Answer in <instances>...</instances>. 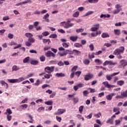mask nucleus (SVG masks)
<instances>
[{
	"instance_id": "64",
	"label": "nucleus",
	"mask_w": 127,
	"mask_h": 127,
	"mask_svg": "<svg viewBox=\"0 0 127 127\" xmlns=\"http://www.w3.org/2000/svg\"><path fill=\"white\" fill-rule=\"evenodd\" d=\"M59 66H64V63L62 61H60L58 63Z\"/></svg>"
},
{
	"instance_id": "2",
	"label": "nucleus",
	"mask_w": 127,
	"mask_h": 127,
	"mask_svg": "<svg viewBox=\"0 0 127 127\" xmlns=\"http://www.w3.org/2000/svg\"><path fill=\"white\" fill-rule=\"evenodd\" d=\"M125 52V47L121 46L119 49H116L113 52V54H123Z\"/></svg>"
},
{
	"instance_id": "27",
	"label": "nucleus",
	"mask_w": 127,
	"mask_h": 127,
	"mask_svg": "<svg viewBox=\"0 0 127 127\" xmlns=\"http://www.w3.org/2000/svg\"><path fill=\"white\" fill-rule=\"evenodd\" d=\"M73 52H74L75 53V55H76L77 56L81 55V52H80L77 50H73Z\"/></svg>"
},
{
	"instance_id": "51",
	"label": "nucleus",
	"mask_w": 127,
	"mask_h": 127,
	"mask_svg": "<svg viewBox=\"0 0 127 127\" xmlns=\"http://www.w3.org/2000/svg\"><path fill=\"white\" fill-rule=\"evenodd\" d=\"M73 102L74 104H77V103H78L79 102V98H74L73 99Z\"/></svg>"
},
{
	"instance_id": "61",
	"label": "nucleus",
	"mask_w": 127,
	"mask_h": 127,
	"mask_svg": "<svg viewBox=\"0 0 127 127\" xmlns=\"http://www.w3.org/2000/svg\"><path fill=\"white\" fill-rule=\"evenodd\" d=\"M20 107H22L23 109H27V107H28V105L27 104H23L20 106Z\"/></svg>"
},
{
	"instance_id": "59",
	"label": "nucleus",
	"mask_w": 127,
	"mask_h": 127,
	"mask_svg": "<svg viewBox=\"0 0 127 127\" xmlns=\"http://www.w3.org/2000/svg\"><path fill=\"white\" fill-rule=\"evenodd\" d=\"M76 31L77 32V33H79V32H83V31H84V29L80 28L79 29H76Z\"/></svg>"
},
{
	"instance_id": "18",
	"label": "nucleus",
	"mask_w": 127,
	"mask_h": 127,
	"mask_svg": "<svg viewBox=\"0 0 127 127\" xmlns=\"http://www.w3.org/2000/svg\"><path fill=\"white\" fill-rule=\"evenodd\" d=\"M121 95L122 96L123 99H124V98H127V90L125 91L121 92Z\"/></svg>"
},
{
	"instance_id": "40",
	"label": "nucleus",
	"mask_w": 127,
	"mask_h": 127,
	"mask_svg": "<svg viewBox=\"0 0 127 127\" xmlns=\"http://www.w3.org/2000/svg\"><path fill=\"white\" fill-rule=\"evenodd\" d=\"M83 63L85 65H89L90 64V61L88 59H85L83 61Z\"/></svg>"
},
{
	"instance_id": "14",
	"label": "nucleus",
	"mask_w": 127,
	"mask_h": 127,
	"mask_svg": "<svg viewBox=\"0 0 127 127\" xmlns=\"http://www.w3.org/2000/svg\"><path fill=\"white\" fill-rule=\"evenodd\" d=\"M50 15L48 13H46L44 16L43 17V19H45V21H46V22H49L50 20L48 19V18L49 17Z\"/></svg>"
},
{
	"instance_id": "45",
	"label": "nucleus",
	"mask_w": 127,
	"mask_h": 127,
	"mask_svg": "<svg viewBox=\"0 0 127 127\" xmlns=\"http://www.w3.org/2000/svg\"><path fill=\"white\" fill-rule=\"evenodd\" d=\"M6 119L8 122H10V121H11V119H12V116H11V115H7Z\"/></svg>"
},
{
	"instance_id": "17",
	"label": "nucleus",
	"mask_w": 127,
	"mask_h": 127,
	"mask_svg": "<svg viewBox=\"0 0 127 127\" xmlns=\"http://www.w3.org/2000/svg\"><path fill=\"white\" fill-rule=\"evenodd\" d=\"M114 96H115V94L111 93L106 96V99L108 101H111V100H112V99H113V97H114Z\"/></svg>"
},
{
	"instance_id": "37",
	"label": "nucleus",
	"mask_w": 127,
	"mask_h": 127,
	"mask_svg": "<svg viewBox=\"0 0 127 127\" xmlns=\"http://www.w3.org/2000/svg\"><path fill=\"white\" fill-rule=\"evenodd\" d=\"M40 60L41 62H44L46 60V58L44 56H41L40 57Z\"/></svg>"
},
{
	"instance_id": "50",
	"label": "nucleus",
	"mask_w": 127,
	"mask_h": 127,
	"mask_svg": "<svg viewBox=\"0 0 127 127\" xmlns=\"http://www.w3.org/2000/svg\"><path fill=\"white\" fill-rule=\"evenodd\" d=\"M56 96V92H53L52 94L50 96V98H53Z\"/></svg>"
},
{
	"instance_id": "28",
	"label": "nucleus",
	"mask_w": 127,
	"mask_h": 127,
	"mask_svg": "<svg viewBox=\"0 0 127 127\" xmlns=\"http://www.w3.org/2000/svg\"><path fill=\"white\" fill-rule=\"evenodd\" d=\"M31 65H37L38 64V61L37 60H32L30 62Z\"/></svg>"
},
{
	"instance_id": "24",
	"label": "nucleus",
	"mask_w": 127,
	"mask_h": 127,
	"mask_svg": "<svg viewBox=\"0 0 127 127\" xmlns=\"http://www.w3.org/2000/svg\"><path fill=\"white\" fill-rule=\"evenodd\" d=\"M93 13H94V11H89L87 13H86L85 14L83 15V16L85 17L86 16H88V15H91V14H93Z\"/></svg>"
},
{
	"instance_id": "9",
	"label": "nucleus",
	"mask_w": 127,
	"mask_h": 127,
	"mask_svg": "<svg viewBox=\"0 0 127 127\" xmlns=\"http://www.w3.org/2000/svg\"><path fill=\"white\" fill-rule=\"evenodd\" d=\"M45 55L47 57H55L56 56L55 54L50 51L46 52Z\"/></svg>"
},
{
	"instance_id": "3",
	"label": "nucleus",
	"mask_w": 127,
	"mask_h": 127,
	"mask_svg": "<svg viewBox=\"0 0 127 127\" xmlns=\"http://www.w3.org/2000/svg\"><path fill=\"white\" fill-rule=\"evenodd\" d=\"M94 77V75L92 73H89L87 74L84 75V79L85 81H89Z\"/></svg>"
},
{
	"instance_id": "8",
	"label": "nucleus",
	"mask_w": 127,
	"mask_h": 127,
	"mask_svg": "<svg viewBox=\"0 0 127 127\" xmlns=\"http://www.w3.org/2000/svg\"><path fill=\"white\" fill-rule=\"evenodd\" d=\"M120 67H123V68H125L126 66H127V61L125 60H122L120 61Z\"/></svg>"
},
{
	"instance_id": "35",
	"label": "nucleus",
	"mask_w": 127,
	"mask_h": 127,
	"mask_svg": "<svg viewBox=\"0 0 127 127\" xmlns=\"http://www.w3.org/2000/svg\"><path fill=\"white\" fill-rule=\"evenodd\" d=\"M74 46L77 48H80V47H82V44L79 43H75L74 45Z\"/></svg>"
},
{
	"instance_id": "43",
	"label": "nucleus",
	"mask_w": 127,
	"mask_h": 127,
	"mask_svg": "<svg viewBox=\"0 0 127 127\" xmlns=\"http://www.w3.org/2000/svg\"><path fill=\"white\" fill-rule=\"evenodd\" d=\"M96 36H97V35L95 32L91 33V34L89 35V37H90V38H92V37H96Z\"/></svg>"
},
{
	"instance_id": "49",
	"label": "nucleus",
	"mask_w": 127,
	"mask_h": 127,
	"mask_svg": "<svg viewBox=\"0 0 127 127\" xmlns=\"http://www.w3.org/2000/svg\"><path fill=\"white\" fill-rule=\"evenodd\" d=\"M83 109H84V106H81L79 107V112L80 114H82L83 112Z\"/></svg>"
},
{
	"instance_id": "60",
	"label": "nucleus",
	"mask_w": 127,
	"mask_h": 127,
	"mask_svg": "<svg viewBox=\"0 0 127 127\" xmlns=\"http://www.w3.org/2000/svg\"><path fill=\"white\" fill-rule=\"evenodd\" d=\"M121 124V121L120 120H116L115 121V126H119Z\"/></svg>"
},
{
	"instance_id": "31",
	"label": "nucleus",
	"mask_w": 127,
	"mask_h": 127,
	"mask_svg": "<svg viewBox=\"0 0 127 127\" xmlns=\"http://www.w3.org/2000/svg\"><path fill=\"white\" fill-rule=\"evenodd\" d=\"M82 94L84 97H87L90 94V92L88 90H84L83 91Z\"/></svg>"
},
{
	"instance_id": "12",
	"label": "nucleus",
	"mask_w": 127,
	"mask_h": 127,
	"mask_svg": "<svg viewBox=\"0 0 127 127\" xmlns=\"http://www.w3.org/2000/svg\"><path fill=\"white\" fill-rule=\"evenodd\" d=\"M73 53L72 51H70L69 50H65L64 52L63 53L64 56H66L67 55H71Z\"/></svg>"
},
{
	"instance_id": "4",
	"label": "nucleus",
	"mask_w": 127,
	"mask_h": 127,
	"mask_svg": "<svg viewBox=\"0 0 127 127\" xmlns=\"http://www.w3.org/2000/svg\"><path fill=\"white\" fill-rule=\"evenodd\" d=\"M93 26L94 27H92L91 28H90V31H97V30L100 28V24H95L93 25Z\"/></svg>"
},
{
	"instance_id": "13",
	"label": "nucleus",
	"mask_w": 127,
	"mask_h": 127,
	"mask_svg": "<svg viewBox=\"0 0 127 127\" xmlns=\"http://www.w3.org/2000/svg\"><path fill=\"white\" fill-rule=\"evenodd\" d=\"M69 39L70 40H71V41H73V42H76V41H77V40L78 39V36H70L69 37Z\"/></svg>"
},
{
	"instance_id": "32",
	"label": "nucleus",
	"mask_w": 127,
	"mask_h": 127,
	"mask_svg": "<svg viewBox=\"0 0 127 127\" xmlns=\"http://www.w3.org/2000/svg\"><path fill=\"white\" fill-rule=\"evenodd\" d=\"M79 15H80V12L78 11L74 12L72 15L73 17H78Z\"/></svg>"
},
{
	"instance_id": "26",
	"label": "nucleus",
	"mask_w": 127,
	"mask_h": 127,
	"mask_svg": "<svg viewBox=\"0 0 127 127\" xmlns=\"http://www.w3.org/2000/svg\"><path fill=\"white\" fill-rule=\"evenodd\" d=\"M19 67H17V65H14L12 67V71H18V70H19Z\"/></svg>"
},
{
	"instance_id": "5",
	"label": "nucleus",
	"mask_w": 127,
	"mask_h": 127,
	"mask_svg": "<svg viewBox=\"0 0 127 127\" xmlns=\"http://www.w3.org/2000/svg\"><path fill=\"white\" fill-rule=\"evenodd\" d=\"M119 74H120V72H115L111 75H107L106 76V78L107 80H108V81H111V80H112V79L113 78V77H114V76H116Z\"/></svg>"
},
{
	"instance_id": "44",
	"label": "nucleus",
	"mask_w": 127,
	"mask_h": 127,
	"mask_svg": "<svg viewBox=\"0 0 127 127\" xmlns=\"http://www.w3.org/2000/svg\"><path fill=\"white\" fill-rule=\"evenodd\" d=\"M78 68L77 65H74L72 68H71V71L73 73H75V71L77 70V68Z\"/></svg>"
},
{
	"instance_id": "16",
	"label": "nucleus",
	"mask_w": 127,
	"mask_h": 127,
	"mask_svg": "<svg viewBox=\"0 0 127 127\" xmlns=\"http://www.w3.org/2000/svg\"><path fill=\"white\" fill-rule=\"evenodd\" d=\"M102 84H103V85H104V86L106 87V88H110L113 87L112 85H110V84H109V82L108 81H104L102 83Z\"/></svg>"
},
{
	"instance_id": "62",
	"label": "nucleus",
	"mask_w": 127,
	"mask_h": 127,
	"mask_svg": "<svg viewBox=\"0 0 127 127\" xmlns=\"http://www.w3.org/2000/svg\"><path fill=\"white\" fill-rule=\"evenodd\" d=\"M47 87H50V85L46 84L42 86V89H45L46 88H47Z\"/></svg>"
},
{
	"instance_id": "6",
	"label": "nucleus",
	"mask_w": 127,
	"mask_h": 127,
	"mask_svg": "<svg viewBox=\"0 0 127 127\" xmlns=\"http://www.w3.org/2000/svg\"><path fill=\"white\" fill-rule=\"evenodd\" d=\"M118 63H114L113 61H106L104 63H103V66H106V65H117Z\"/></svg>"
},
{
	"instance_id": "48",
	"label": "nucleus",
	"mask_w": 127,
	"mask_h": 127,
	"mask_svg": "<svg viewBox=\"0 0 127 127\" xmlns=\"http://www.w3.org/2000/svg\"><path fill=\"white\" fill-rule=\"evenodd\" d=\"M94 62H95V63H98L99 65L102 64V62L99 59L95 60Z\"/></svg>"
},
{
	"instance_id": "33",
	"label": "nucleus",
	"mask_w": 127,
	"mask_h": 127,
	"mask_svg": "<svg viewBox=\"0 0 127 127\" xmlns=\"http://www.w3.org/2000/svg\"><path fill=\"white\" fill-rule=\"evenodd\" d=\"M42 111L43 112H44V111H45V108L43 107H39L37 110V111L39 112V113L42 112Z\"/></svg>"
},
{
	"instance_id": "47",
	"label": "nucleus",
	"mask_w": 127,
	"mask_h": 127,
	"mask_svg": "<svg viewBox=\"0 0 127 127\" xmlns=\"http://www.w3.org/2000/svg\"><path fill=\"white\" fill-rule=\"evenodd\" d=\"M26 46H27L28 47H30L31 45H32V44H31L29 41L28 40V41L26 42L25 43Z\"/></svg>"
},
{
	"instance_id": "57",
	"label": "nucleus",
	"mask_w": 127,
	"mask_h": 127,
	"mask_svg": "<svg viewBox=\"0 0 127 127\" xmlns=\"http://www.w3.org/2000/svg\"><path fill=\"white\" fill-rule=\"evenodd\" d=\"M42 34L44 36H47L49 35V33L48 31L43 32Z\"/></svg>"
},
{
	"instance_id": "25",
	"label": "nucleus",
	"mask_w": 127,
	"mask_h": 127,
	"mask_svg": "<svg viewBox=\"0 0 127 127\" xmlns=\"http://www.w3.org/2000/svg\"><path fill=\"white\" fill-rule=\"evenodd\" d=\"M101 37L102 38H107V37H110V35H109V34L107 33H103Z\"/></svg>"
},
{
	"instance_id": "34",
	"label": "nucleus",
	"mask_w": 127,
	"mask_h": 127,
	"mask_svg": "<svg viewBox=\"0 0 127 127\" xmlns=\"http://www.w3.org/2000/svg\"><path fill=\"white\" fill-rule=\"evenodd\" d=\"M43 43H47L48 42V44H49L51 42V41L49 39H43Z\"/></svg>"
},
{
	"instance_id": "41",
	"label": "nucleus",
	"mask_w": 127,
	"mask_h": 127,
	"mask_svg": "<svg viewBox=\"0 0 127 127\" xmlns=\"http://www.w3.org/2000/svg\"><path fill=\"white\" fill-rule=\"evenodd\" d=\"M57 77H65V74L63 73H58L56 74Z\"/></svg>"
},
{
	"instance_id": "63",
	"label": "nucleus",
	"mask_w": 127,
	"mask_h": 127,
	"mask_svg": "<svg viewBox=\"0 0 127 127\" xmlns=\"http://www.w3.org/2000/svg\"><path fill=\"white\" fill-rule=\"evenodd\" d=\"M89 48H90L91 51H93V50H94V45H93V44L90 45Z\"/></svg>"
},
{
	"instance_id": "1",
	"label": "nucleus",
	"mask_w": 127,
	"mask_h": 127,
	"mask_svg": "<svg viewBox=\"0 0 127 127\" xmlns=\"http://www.w3.org/2000/svg\"><path fill=\"white\" fill-rule=\"evenodd\" d=\"M54 68H55V66H46L45 68V72L48 73V74H46L44 75V77L46 78V79H50V77H52V74H51L52 72L54 71Z\"/></svg>"
},
{
	"instance_id": "52",
	"label": "nucleus",
	"mask_w": 127,
	"mask_h": 127,
	"mask_svg": "<svg viewBox=\"0 0 127 127\" xmlns=\"http://www.w3.org/2000/svg\"><path fill=\"white\" fill-rule=\"evenodd\" d=\"M62 45H63V47H64V48H68V47H69V45H68L66 43H63L62 44Z\"/></svg>"
},
{
	"instance_id": "21",
	"label": "nucleus",
	"mask_w": 127,
	"mask_h": 127,
	"mask_svg": "<svg viewBox=\"0 0 127 127\" xmlns=\"http://www.w3.org/2000/svg\"><path fill=\"white\" fill-rule=\"evenodd\" d=\"M30 59V57H27L25 59H23V63H29V60Z\"/></svg>"
},
{
	"instance_id": "10",
	"label": "nucleus",
	"mask_w": 127,
	"mask_h": 127,
	"mask_svg": "<svg viewBox=\"0 0 127 127\" xmlns=\"http://www.w3.org/2000/svg\"><path fill=\"white\" fill-rule=\"evenodd\" d=\"M26 116H28V117L30 120L28 121V123H30V124H33L34 120H33V117L31 116V114L29 113H26Z\"/></svg>"
},
{
	"instance_id": "36",
	"label": "nucleus",
	"mask_w": 127,
	"mask_h": 127,
	"mask_svg": "<svg viewBox=\"0 0 127 127\" xmlns=\"http://www.w3.org/2000/svg\"><path fill=\"white\" fill-rule=\"evenodd\" d=\"M88 1L89 3H97V2H98L99 0H88Z\"/></svg>"
},
{
	"instance_id": "39",
	"label": "nucleus",
	"mask_w": 127,
	"mask_h": 127,
	"mask_svg": "<svg viewBox=\"0 0 127 127\" xmlns=\"http://www.w3.org/2000/svg\"><path fill=\"white\" fill-rule=\"evenodd\" d=\"M45 105H47L48 106H52L53 105V102L51 101H48L45 102Z\"/></svg>"
},
{
	"instance_id": "42",
	"label": "nucleus",
	"mask_w": 127,
	"mask_h": 127,
	"mask_svg": "<svg viewBox=\"0 0 127 127\" xmlns=\"http://www.w3.org/2000/svg\"><path fill=\"white\" fill-rule=\"evenodd\" d=\"M117 84L119 86H123L124 85V84H125V81H124L123 80H120L117 82Z\"/></svg>"
},
{
	"instance_id": "15",
	"label": "nucleus",
	"mask_w": 127,
	"mask_h": 127,
	"mask_svg": "<svg viewBox=\"0 0 127 127\" xmlns=\"http://www.w3.org/2000/svg\"><path fill=\"white\" fill-rule=\"evenodd\" d=\"M65 23V26H64V28H69L70 27H72V26H74V23H69V24H68V23Z\"/></svg>"
},
{
	"instance_id": "30",
	"label": "nucleus",
	"mask_w": 127,
	"mask_h": 127,
	"mask_svg": "<svg viewBox=\"0 0 127 127\" xmlns=\"http://www.w3.org/2000/svg\"><path fill=\"white\" fill-rule=\"evenodd\" d=\"M28 41H29L30 43L32 44V43H34L35 42V39L33 38H29L28 39Z\"/></svg>"
},
{
	"instance_id": "53",
	"label": "nucleus",
	"mask_w": 127,
	"mask_h": 127,
	"mask_svg": "<svg viewBox=\"0 0 127 127\" xmlns=\"http://www.w3.org/2000/svg\"><path fill=\"white\" fill-rule=\"evenodd\" d=\"M121 54H114V55H117V58L118 59H122L123 57L122 56V55H121Z\"/></svg>"
},
{
	"instance_id": "22",
	"label": "nucleus",
	"mask_w": 127,
	"mask_h": 127,
	"mask_svg": "<svg viewBox=\"0 0 127 127\" xmlns=\"http://www.w3.org/2000/svg\"><path fill=\"white\" fill-rule=\"evenodd\" d=\"M114 32L115 35L119 36L121 35V31L119 29H114Z\"/></svg>"
},
{
	"instance_id": "46",
	"label": "nucleus",
	"mask_w": 127,
	"mask_h": 127,
	"mask_svg": "<svg viewBox=\"0 0 127 127\" xmlns=\"http://www.w3.org/2000/svg\"><path fill=\"white\" fill-rule=\"evenodd\" d=\"M58 36L56 35V34H52L50 36V38H57Z\"/></svg>"
},
{
	"instance_id": "58",
	"label": "nucleus",
	"mask_w": 127,
	"mask_h": 127,
	"mask_svg": "<svg viewBox=\"0 0 127 127\" xmlns=\"http://www.w3.org/2000/svg\"><path fill=\"white\" fill-rule=\"evenodd\" d=\"M81 73L82 72H81V71H78L75 72V74L76 75V76H77V77H79V76L81 75Z\"/></svg>"
},
{
	"instance_id": "11",
	"label": "nucleus",
	"mask_w": 127,
	"mask_h": 127,
	"mask_svg": "<svg viewBox=\"0 0 127 127\" xmlns=\"http://www.w3.org/2000/svg\"><path fill=\"white\" fill-rule=\"evenodd\" d=\"M113 112L115 113V115H120L121 112H120V108L118 107H114L113 108Z\"/></svg>"
},
{
	"instance_id": "23",
	"label": "nucleus",
	"mask_w": 127,
	"mask_h": 127,
	"mask_svg": "<svg viewBox=\"0 0 127 127\" xmlns=\"http://www.w3.org/2000/svg\"><path fill=\"white\" fill-rule=\"evenodd\" d=\"M25 35L28 38H31L32 37H33V35L32 34H31V33H26L25 34Z\"/></svg>"
},
{
	"instance_id": "56",
	"label": "nucleus",
	"mask_w": 127,
	"mask_h": 127,
	"mask_svg": "<svg viewBox=\"0 0 127 127\" xmlns=\"http://www.w3.org/2000/svg\"><path fill=\"white\" fill-rule=\"evenodd\" d=\"M101 116H102V114H101L100 112H99V113H98L97 114H94V117H96V118H100V117Z\"/></svg>"
},
{
	"instance_id": "55",
	"label": "nucleus",
	"mask_w": 127,
	"mask_h": 127,
	"mask_svg": "<svg viewBox=\"0 0 127 127\" xmlns=\"http://www.w3.org/2000/svg\"><path fill=\"white\" fill-rule=\"evenodd\" d=\"M76 86H77V88L79 89V88H83V87H84V84L82 83H78L76 85Z\"/></svg>"
},
{
	"instance_id": "19",
	"label": "nucleus",
	"mask_w": 127,
	"mask_h": 127,
	"mask_svg": "<svg viewBox=\"0 0 127 127\" xmlns=\"http://www.w3.org/2000/svg\"><path fill=\"white\" fill-rule=\"evenodd\" d=\"M8 82H9V83H17V82H18V79H7Z\"/></svg>"
},
{
	"instance_id": "7",
	"label": "nucleus",
	"mask_w": 127,
	"mask_h": 127,
	"mask_svg": "<svg viewBox=\"0 0 127 127\" xmlns=\"http://www.w3.org/2000/svg\"><path fill=\"white\" fill-rule=\"evenodd\" d=\"M64 113H66V110L63 109H60L58 110L57 112L54 113V115L60 116V115H62L64 114Z\"/></svg>"
},
{
	"instance_id": "29",
	"label": "nucleus",
	"mask_w": 127,
	"mask_h": 127,
	"mask_svg": "<svg viewBox=\"0 0 127 127\" xmlns=\"http://www.w3.org/2000/svg\"><path fill=\"white\" fill-rule=\"evenodd\" d=\"M121 10H122V8H120V9H116L113 11V14H117Z\"/></svg>"
},
{
	"instance_id": "54",
	"label": "nucleus",
	"mask_w": 127,
	"mask_h": 127,
	"mask_svg": "<svg viewBox=\"0 0 127 127\" xmlns=\"http://www.w3.org/2000/svg\"><path fill=\"white\" fill-rule=\"evenodd\" d=\"M50 62L51 64H53L54 65H56V64L58 63V61H57V60L51 61Z\"/></svg>"
},
{
	"instance_id": "38",
	"label": "nucleus",
	"mask_w": 127,
	"mask_h": 127,
	"mask_svg": "<svg viewBox=\"0 0 127 127\" xmlns=\"http://www.w3.org/2000/svg\"><path fill=\"white\" fill-rule=\"evenodd\" d=\"M113 123H114V121L112 118L109 119L107 121V124H110V125H113Z\"/></svg>"
},
{
	"instance_id": "20",
	"label": "nucleus",
	"mask_w": 127,
	"mask_h": 127,
	"mask_svg": "<svg viewBox=\"0 0 127 127\" xmlns=\"http://www.w3.org/2000/svg\"><path fill=\"white\" fill-rule=\"evenodd\" d=\"M11 114H12V111H11V110L9 108L7 109L6 112L4 113V114L6 115V116H7V115H11Z\"/></svg>"
}]
</instances>
